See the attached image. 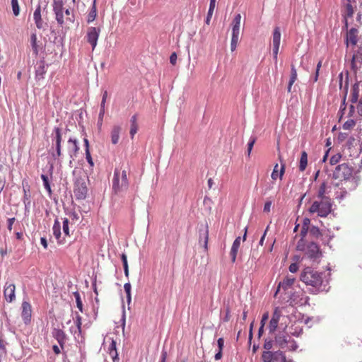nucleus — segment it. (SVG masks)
<instances>
[{
  "mask_svg": "<svg viewBox=\"0 0 362 362\" xmlns=\"http://www.w3.org/2000/svg\"><path fill=\"white\" fill-rule=\"evenodd\" d=\"M362 86V83L361 84L359 82H356L351 88V98L350 101L352 103L349 107V116H351L355 111V107L354 106V103H356L359 98V86Z\"/></svg>",
  "mask_w": 362,
  "mask_h": 362,
  "instance_id": "a211bd4d",
  "label": "nucleus"
},
{
  "mask_svg": "<svg viewBox=\"0 0 362 362\" xmlns=\"http://www.w3.org/2000/svg\"><path fill=\"white\" fill-rule=\"evenodd\" d=\"M285 330L286 327L274 334V346L281 349L294 351L298 347L297 342Z\"/></svg>",
  "mask_w": 362,
  "mask_h": 362,
  "instance_id": "7ed1b4c3",
  "label": "nucleus"
},
{
  "mask_svg": "<svg viewBox=\"0 0 362 362\" xmlns=\"http://www.w3.org/2000/svg\"><path fill=\"white\" fill-rule=\"evenodd\" d=\"M21 317L25 325H28L30 322L32 317V306L28 301L23 300L22 302Z\"/></svg>",
  "mask_w": 362,
  "mask_h": 362,
  "instance_id": "f3484780",
  "label": "nucleus"
},
{
  "mask_svg": "<svg viewBox=\"0 0 362 362\" xmlns=\"http://www.w3.org/2000/svg\"><path fill=\"white\" fill-rule=\"evenodd\" d=\"M120 172L117 168L114 170V175L112 178V192L115 194H117L119 192L125 190L129 187V181L127 179V171L123 170L121 176V182L119 181Z\"/></svg>",
  "mask_w": 362,
  "mask_h": 362,
  "instance_id": "423d86ee",
  "label": "nucleus"
},
{
  "mask_svg": "<svg viewBox=\"0 0 362 362\" xmlns=\"http://www.w3.org/2000/svg\"><path fill=\"white\" fill-rule=\"evenodd\" d=\"M48 65L45 64V60L41 59L37 63L35 67V79L37 81L42 80L45 78V74L47 72Z\"/></svg>",
  "mask_w": 362,
  "mask_h": 362,
  "instance_id": "6ab92c4d",
  "label": "nucleus"
},
{
  "mask_svg": "<svg viewBox=\"0 0 362 362\" xmlns=\"http://www.w3.org/2000/svg\"><path fill=\"white\" fill-rule=\"evenodd\" d=\"M52 147L49 150V153L54 160H59L62 156V130L58 127H55L51 134Z\"/></svg>",
  "mask_w": 362,
  "mask_h": 362,
  "instance_id": "20e7f679",
  "label": "nucleus"
},
{
  "mask_svg": "<svg viewBox=\"0 0 362 362\" xmlns=\"http://www.w3.org/2000/svg\"><path fill=\"white\" fill-rule=\"evenodd\" d=\"M53 235L55 237L57 243L60 245L64 244L66 240L65 238H62L61 233V223L59 221V219L57 218L54 220V225L52 227Z\"/></svg>",
  "mask_w": 362,
  "mask_h": 362,
  "instance_id": "412c9836",
  "label": "nucleus"
},
{
  "mask_svg": "<svg viewBox=\"0 0 362 362\" xmlns=\"http://www.w3.org/2000/svg\"><path fill=\"white\" fill-rule=\"evenodd\" d=\"M305 255L308 259L313 262L319 263L320 258L322 256V252L319 245L314 243H310L305 249Z\"/></svg>",
  "mask_w": 362,
  "mask_h": 362,
  "instance_id": "1a4fd4ad",
  "label": "nucleus"
},
{
  "mask_svg": "<svg viewBox=\"0 0 362 362\" xmlns=\"http://www.w3.org/2000/svg\"><path fill=\"white\" fill-rule=\"evenodd\" d=\"M256 136H251L249 139V141H248V143H247V155L248 156H250V153H251V151L252 150V148H253V146L256 141Z\"/></svg>",
  "mask_w": 362,
  "mask_h": 362,
  "instance_id": "c03bdc74",
  "label": "nucleus"
},
{
  "mask_svg": "<svg viewBox=\"0 0 362 362\" xmlns=\"http://www.w3.org/2000/svg\"><path fill=\"white\" fill-rule=\"evenodd\" d=\"M137 131H138V124L131 125L129 134H130L132 139H134V135L136 134Z\"/></svg>",
  "mask_w": 362,
  "mask_h": 362,
  "instance_id": "5fc2aeb1",
  "label": "nucleus"
},
{
  "mask_svg": "<svg viewBox=\"0 0 362 362\" xmlns=\"http://www.w3.org/2000/svg\"><path fill=\"white\" fill-rule=\"evenodd\" d=\"M69 221L67 218H63V222H62V230H63V233L64 234V236H68L69 237L70 236V231H69Z\"/></svg>",
  "mask_w": 362,
  "mask_h": 362,
  "instance_id": "e433bc0d",
  "label": "nucleus"
},
{
  "mask_svg": "<svg viewBox=\"0 0 362 362\" xmlns=\"http://www.w3.org/2000/svg\"><path fill=\"white\" fill-rule=\"evenodd\" d=\"M348 89H349V81H348V77H346V79L345 81V85L344 87V97H343L342 102H341L339 110V113H341V117H342V115L344 114V111L346 110V96L348 94Z\"/></svg>",
  "mask_w": 362,
  "mask_h": 362,
  "instance_id": "393cba45",
  "label": "nucleus"
},
{
  "mask_svg": "<svg viewBox=\"0 0 362 362\" xmlns=\"http://www.w3.org/2000/svg\"><path fill=\"white\" fill-rule=\"evenodd\" d=\"M294 281V278H289L288 276L285 278L282 281L279 282L275 295L279 291L281 288L284 291L288 290L293 284Z\"/></svg>",
  "mask_w": 362,
  "mask_h": 362,
  "instance_id": "a878e982",
  "label": "nucleus"
},
{
  "mask_svg": "<svg viewBox=\"0 0 362 362\" xmlns=\"http://www.w3.org/2000/svg\"><path fill=\"white\" fill-rule=\"evenodd\" d=\"M85 154H86V159L87 162L88 163L90 166L91 168H93L94 166V162H93V158L91 157V154H90V151H85Z\"/></svg>",
  "mask_w": 362,
  "mask_h": 362,
  "instance_id": "864d4df0",
  "label": "nucleus"
},
{
  "mask_svg": "<svg viewBox=\"0 0 362 362\" xmlns=\"http://www.w3.org/2000/svg\"><path fill=\"white\" fill-rule=\"evenodd\" d=\"M167 356H168L167 351L165 350H162L159 362H165Z\"/></svg>",
  "mask_w": 362,
  "mask_h": 362,
  "instance_id": "338daca9",
  "label": "nucleus"
},
{
  "mask_svg": "<svg viewBox=\"0 0 362 362\" xmlns=\"http://www.w3.org/2000/svg\"><path fill=\"white\" fill-rule=\"evenodd\" d=\"M268 319H269V313L266 312V313H264L262 315V319H261V322H260V325H262V326H264L265 323H266V322H267V320Z\"/></svg>",
  "mask_w": 362,
  "mask_h": 362,
  "instance_id": "052dcab7",
  "label": "nucleus"
},
{
  "mask_svg": "<svg viewBox=\"0 0 362 362\" xmlns=\"http://www.w3.org/2000/svg\"><path fill=\"white\" fill-rule=\"evenodd\" d=\"M240 240H241V238L238 237L235 239V240L233 241V243L232 245L230 252L232 262H235L237 253H238V249H239V247L240 245Z\"/></svg>",
  "mask_w": 362,
  "mask_h": 362,
  "instance_id": "b1692460",
  "label": "nucleus"
},
{
  "mask_svg": "<svg viewBox=\"0 0 362 362\" xmlns=\"http://www.w3.org/2000/svg\"><path fill=\"white\" fill-rule=\"evenodd\" d=\"M209 227L208 225L202 224L199 228V244L204 247L205 250L208 249Z\"/></svg>",
  "mask_w": 362,
  "mask_h": 362,
  "instance_id": "2eb2a0df",
  "label": "nucleus"
},
{
  "mask_svg": "<svg viewBox=\"0 0 362 362\" xmlns=\"http://www.w3.org/2000/svg\"><path fill=\"white\" fill-rule=\"evenodd\" d=\"M75 323L76 325V328L74 332V334L76 335L77 334L78 336L81 334V324H82L81 323V317L80 315L76 316Z\"/></svg>",
  "mask_w": 362,
  "mask_h": 362,
  "instance_id": "a19ab883",
  "label": "nucleus"
},
{
  "mask_svg": "<svg viewBox=\"0 0 362 362\" xmlns=\"http://www.w3.org/2000/svg\"><path fill=\"white\" fill-rule=\"evenodd\" d=\"M30 45L32 47L33 54L37 57L39 54V47L37 43V35L33 33L30 35Z\"/></svg>",
  "mask_w": 362,
  "mask_h": 362,
  "instance_id": "473e14b6",
  "label": "nucleus"
},
{
  "mask_svg": "<svg viewBox=\"0 0 362 362\" xmlns=\"http://www.w3.org/2000/svg\"><path fill=\"white\" fill-rule=\"evenodd\" d=\"M64 8L63 0H53L52 10L55 15V19L57 24L62 27L64 24Z\"/></svg>",
  "mask_w": 362,
  "mask_h": 362,
  "instance_id": "9b49d317",
  "label": "nucleus"
},
{
  "mask_svg": "<svg viewBox=\"0 0 362 362\" xmlns=\"http://www.w3.org/2000/svg\"><path fill=\"white\" fill-rule=\"evenodd\" d=\"M52 337L57 341L60 347L64 349L66 340V335L65 332L59 328H54L52 332Z\"/></svg>",
  "mask_w": 362,
  "mask_h": 362,
  "instance_id": "aec40b11",
  "label": "nucleus"
},
{
  "mask_svg": "<svg viewBox=\"0 0 362 362\" xmlns=\"http://www.w3.org/2000/svg\"><path fill=\"white\" fill-rule=\"evenodd\" d=\"M357 109H358V113L359 114V115L362 116V93H361V97L358 101Z\"/></svg>",
  "mask_w": 362,
  "mask_h": 362,
  "instance_id": "774afa93",
  "label": "nucleus"
},
{
  "mask_svg": "<svg viewBox=\"0 0 362 362\" xmlns=\"http://www.w3.org/2000/svg\"><path fill=\"white\" fill-rule=\"evenodd\" d=\"M341 158V156L340 153H336L333 155L330 159H329V163L332 165H336L338 163Z\"/></svg>",
  "mask_w": 362,
  "mask_h": 362,
  "instance_id": "a18cd8bd",
  "label": "nucleus"
},
{
  "mask_svg": "<svg viewBox=\"0 0 362 362\" xmlns=\"http://www.w3.org/2000/svg\"><path fill=\"white\" fill-rule=\"evenodd\" d=\"M272 204V201H267L265 202L264 209H263L264 212L268 213L270 211Z\"/></svg>",
  "mask_w": 362,
  "mask_h": 362,
  "instance_id": "bf43d9fd",
  "label": "nucleus"
},
{
  "mask_svg": "<svg viewBox=\"0 0 362 362\" xmlns=\"http://www.w3.org/2000/svg\"><path fill=\"white\" fill-rule=\"evenodd\" d=\"M105 104L104 103H100V112H99V119L103 122V117H104V115H105Z\"/></svg>",
  "mask_w": 362,
  "mask_h": 362,
  "instance_id": "6e6d98bb",
  "label": "nucleus"
},
{
  "mask_svg": "<svg viewBox=\"0 0 362 362\" xmlns=\"http://www.w3.org/2000/svg\"><path fill=\"white\" fill-rule=\"evenodd\" d=\"M325 191H326V183L324 182H322L319 188L318 193H317V198L319 199H323L324 198H329V197L325 196Z\"/></svg>",
  "mask_w": 362,
  "mask_h": 362,
  "instance_id": "4c0bfd02",
  "label": "nucleus"
},
{
  "mask_svg": "<svg viewBox=\"0 0 362 362\" xmlns=\"http://www.w3.org/2000/svg\"><path fill=\"white\" fill-rule=\"evenodd\" d=\"M122 131V127L119 125H115L111 130V142L112 144H117L119 142V134Z\"/></svg>",
  "mask_w": 362,
  "mask_h": 362,
  "instance_id": "bb28decb",
  "label": "nucleus"
},
{
  "mask_svg": "<svg viewBox=\"0 0 362 362\" xmlns=\"http://www.w3.org/2000/svg\"><path fill=\"white\" fill-rule=\"evenodd\" d=\"M362 65V46H359L356 52L353 54L351 60V69L356 73Z\"/></svg>",
  "mask_w": 362,
  "mask_h": 362,
  "instance_id": "dca6fc26",
  "label": "nucleus"
},
{
  "mask_svg": "<svg viewBox=\"0 0 362 362\" xmlns=\"http://www.w3.org/2000/svg\"><path fill=\"white\" fill-rule=\"evenodd\" d=\"M241 15L238 13L235 16L232 22V36L230 42V49L235 51L239 40L240 26Z\"/></svg>",
  "mask_w": 362,
  "mask_h": 362,
  "instance_id": "9d476101",
  "label": "nucleus"
},
{
  "mask_svg": "<svg viewBox=\"0 0 362 362\" xmlns=\"http://www.w3.org/2000/svg\"><path fill=\"white\" fill-rule=\"evenodd\" d=\"M11 3L13 15L15 16H18L20 13V6L18 4V0H11Z\"/></svg>",
  "mask_w": 362,
  "mask_h": 362,
  "instance_id": "58836bf2",
  "label": "nucleus"
},
{
  "mask_svg": "<svg viewBox=\"0 0 362 362\" xmlns=\"http://www.w3.org/2000/svg\"><path fill=\"white\" fill-rule=\"evenodd\" d=\"M332 202L330 198H324L315 201L308 211L311 214L317 213L320 217H327L332 211Z\"/></svg>",
  "mask_w": 362,
  "mask_h": 362,
  "instance_id": "39448f33",
  "label": "nucleus"
},
{
  "mask_svg": "<svg viewBox=\"0 0 362 362\" xmlns=\"http://www.w3.org/2000/svg\"><path fill=\"white\" fill-rule=\"evenodd\" d=\"M281 316V311L279 310V308H276L274 310V313L272 314L271 319H272V320L274 319L275 320L279 321Z\"/></svg>",
  "mask_w": 362,
  "mask_h": 362,
  "instance_id": "603ef678",
  "label": "nucleus"
},
{
  "mask_svg": "<svg viewBox=\"0 0 362 362\" xmlns=\"http://www.w3.org/2000/svg\"><path fill=\"white\" fill-rule=\"evenodd\" d=\"M308 165V154L305 151L301 153L300 163H299V170L304 171Z\"/></svg>",
  "mask_w": 362,
  "mask_h": 362,
  "instance_id": "72a5a7b5",
  "label": "nucleus"
},
{
  "mask_svg": "<svg viewBox=\"0 0 362 362\" xmlns=\"http://www.w3.org/2000/svg\"><path fill=\"white\" fill-rule=\"evenodd\" d=\"M347 136H348V134L344 133V132H340L337 136L338 142L339 143L343 142L344 141H345L346 139Z\"/></svg>",
  "mask_w": 362,
  "mask_h": 362,
  "instance_id": "4d7b16f0",
  "label": "nucleus"
},
{
  "mask_svg": "<svg viewBox=\"0 0 362 362\" xmlns=\"http://www.w3.org/2000/svg\"><path fill=\"white\" fill-rule=\"evenodd\" d=\"M96 16H97L96 0H93L91 8L89 11L88 16H87L88 23L93 22L96 18Z\"/></svg>",
  "mask_w": 362,
  "mask_h": 362,
  "instance_id": "7c9ffc66",
  "label": "nucleus"
},
{
  "mask_svg": "<svg viewBox=\"0 0 362 362\" xmlns=\"http://www.w3.org/2000/svg\"><path fill=\"white\" fill-rule=\"evenodd\" d=\"M309 233L311 236L314 238H318L319 236L321 235L320 228L315 226H313L310 228Z\"/></svg>",
  "mask_w": 362,
  "mask_h": 362,
  "instance_id": "37998d69",
  "label": "nucleus"
},
{
  "mask_svg": "<svg viewBox=\"0 0 362 362\" xmlns=\"http://www.w3.org/2000/svg\"><path fill=\"white\" fill-rule=\"evenodd\" d=\"M277 168H278V164H276V165L274 168L273 172L272 173V175H271L272 178L274 180H276L277 177H279V174L277 173Z\"/></svg>",
  "mask_w": 362,
  "mask_h": 362,
  "instance_id": "0e129e2a",
  "label": "nucleus"
},
{
  "mask_svg": "<svg viewBox=\"0 0 362 362\" xmlns=\"http://www.w3.org/2000/svg\"><path fill=\"white\" fill-rule=\"evenodd\" d=\"M217 346L219 351H223L224 346V339L222 337H220L217 340Z\"/></svg>",
  "mask_w": 362,
  "mask_h": 362,
  "instance_id": "680f3d73",
  "label": "nucleus"
},
{
  "mask_svg": "<svg viewBox=\"0 0 362 362\" xmlns=\"http://www.w3.org/2000/svg\"><path fill=\"white\" fill-rule=\"evenodd\" d=\"M47 174H42L40 177L43 182V186L46 191L47 192L49 196H51L52 194V190L51 188V181L52 180V175L54 170V165L53 163H49L47 166Z\"/></svg>",
  "mask_w": 362,
  "mask_h": 362,
  "instance_id": "f8f14e48",
  "label": "nucleus"
},
{
  "mask_svg": "<svg viewBox=\"0 0 362 362\" xmlns=\"http://www.w3.org/2000/svg\"><path fill=\"white\" fill-rule=\"evenodd\" d=\"M101 30L99 27H89L87 30L86 40L91 45L92 49L94 50L97 45L98 37Z\"/></svg>",
  "mask_w": 362,
  "mask_h": 362,
  "instance_id": "4468645a",
  "label": "nucleus"
},
{
  "mask_svg": "<svg viewBox=\"0 0 362 362\" xmlns=\"http://www.w3.org/2000/svg\"><path fill=\"white\" fill-rule=\"evenodd\" d=\"M263 362H293L291 359H287L285 353L278 350L276 351H264L262 354Z\"/></svg>",
  "mask_w": 362,
  "mask_h": 362,
  "instance_id": "6e6552de",
  "label": "nucleus"
},
{
  "mask_svg": "<svg viewBox=\"0 0 362 362\" xmlns=\"http://www.w3.org/2000/svg\"><path fill=\"white\" fill-rule=\"evenodd\" d=\"M358 30L355 28H351L346 35V45L351 43L356 45L357 43Z\"/></svg>",
  "mask_w": 362,
  "mask_h": 362,
  "instance_id": "5701e85b",
  "label": "nucleus"
},
{
  "mask_svg": "<svg viewBox=\"0 0 362 362\" xmlns=\"http://www.w3.org/2000/svg\"><path fill=\"white\" fill-rule=\"evenodd\" d=\"M177 54L175 52H173L170 56V64H172L173 65H175L176 62H177Z\"/></svg>",
  "mask_w": 362,
  "mask_h": 362,
  "instance_id": "e2e57ef3",
  "label": "nucleus"
},
{
  "mask_svg": "<svg viewBox=\"0 0 362 362\" xmlns=\"http://www.w3.org/2000/svg\"><path fill=\"white\" fill-rule=\"evenodd\" d=\"M33 19H34L35 23L36 25V27L38 29H42L43 26H42V17H41V8H40V5H38L36 7V8L34 11Z\"/></svg>",
  "mask_w": 362,
  "mask_h": 362,
  "instance_id": "cd10ccee",
  "label": "nucleus"
},
{
  "mask_svg": "<svg viewBox=\"0 0 362 362\" xmlns=\"http://www.w3.org/2000/svg\"><path fill=\"white\" fill-rule=\"evenodd\" d=\"M73 294L76 299L77 308L81 313H83V303L81 299L80 293H78V291H75L73 293Z\"/></svg>",
  "mask_w": 362,
  "mask_h": 362,
  "instance_id": "ea45409f",
  "label": "nucleus"
},
{
  "mask_svg": "<svg viewBox=\"0 0 362 362\" xmlns=\"http://www.w3.org/2000/svg\"><path fill=\"white\" fill-rule=\"evenodd\" d=\"M285 168H286L285 163H283L282 162H281V169H280V172L279 174V177L280 180H282V178H283V175L285 173Z\"/></svg>",
  "mask_w": 362,
  "mask_h": 362,
  "instance_id": "69168bd1",
  "label": "nucleus"
},
{
  "mask_svg": "<svg viewBox=\"0 0 362 362\" xmlns=\"http://www.w3.org/2000/svg\"><path fill=\"white\" fill-rule=\"evenodd\" d=\"M309 230H310V228L302 227L301 230H300V235L301 236V238L298 241V245H297L298 250H302V249H300V243H301V242L303 241V239L306 236L308 233L309 232Z\"/></svg>",
  "mask_w": 362,
  "mask_h": 362,
  "instance_id": "79ce46f5",
  "label": "nucleus"
},
{
  "mask_svg": "<svg viewBox=\"0 0 362 362\" xmlns=\"http://www.w3.org/2000/svg\"><path fill=\"white\" fill-rule=\"evenodd\" d=\"M109 354L111 356L113 362L119 361L118 354L116 348V341L114 339H112V341L109 346Z\"/></svg>",
  "mask_w": 362,
  "mask_h": 362,
  "instance_id": "2f4dec72",
  "label": "nucleus"
},
{
  "mask_svg": "<svg viewBox=\"0 0 362 362\" xmlns=\"http://www.w3.org/2000/svg\"><path fill=\"white\" fill-rule=\"evenodd\" d=\"M23 202H30V194H29V187L28 189H25L23 187Z\"/></svg>",
  "mask_w": 362,
  "mask_h": 362,
  "instance_id": "3c124183",
  "label": "nucleus"
},
{
  "mask_svg": "<svg viewBox=\"0 0 362 362\" xmlns=\"http://www.w3.org/2000/svg\"><path fill=\"white\" fill-rule=\"evenodd\" d=\"M353 168L350 167L347 163H342L338 165L332 174V178L334 180H343L344 181V185H351V187L349 190L355 189L358 185L356 181L350 178L352 177Z\"/></svg>",
  "mask_w": 362,
  "mask_h": 362,
  "instance_id": "f03ea898",
  "label": "nucleus"
},
{
  "mask_svg": "<svg viewBox=\"0 0 362 362\" xmlns=\"http://www.w3.org/2000/svg\"><path fill=\"white\" fill-rule=\"evenodd\" d=\"M274 345V340H273L272 339H265L264 348L267 351H270V349H272L273 348Z\"/></svg>",
  "mask_w": 362,
  "mask_h": 362,
  "instance_id": "09e8293b",
  "label": "nucleus"
},
{
  "mask_svg": "<svg viewBox=\"0 0 362 362\" xmlns=\"http://www.w3.org/2000/svg\"><path fill=\"white\" fill-rule=\"evenodd\" d=\"M279 321L271 319L269 324V333L270 334H275V332L278 327Z\"/></svg>",
  "mask_w": 362,
  "mask_h": 362,
  "instance_id": "f704fd0d",
  "label": "nucleus"
},
{
  "mask_svg": "<svg viewBox=\"0 0 362 362\" xmlns=\"http://www.w3.org/2000/svg\"><path fill=\"white\" fill-rule=\"evenodd\" d=\"M74 193L77 200H83L86 198L88 187L85 177L80 176L75 178L74 182Z\"/></svg>",
  "mask_w": 362,
  "mask_h": 362,
  "instance_id": "0eeeda50",
  "label": "nucleus"
},
{
  "mask_svg": "<svg viewBox=\"0 0 362 362\" xmlns=\"http://www.w3.org/2000/svg\"><path fill=\"white\" fill-rule=\"evenodd\" d=\"M356 139L354 136H350L347 140L346 146L349 149H351L356 145Z\"/></svg>",
  "mask_w": 362,
  "mask_h": 362,
  "instance_id": "de8ad7c7",
  "label": "nucleus"
},
{
  "mask_svg": "<svg viewBox=\"0 0 362 362\" xmlns=\"http://www.w3.org/2000/svg\"><path fill=\"white\" fill-rule=\"evenodd\" d=\"M356 122L354 119H349L346 122H345L343 124V129H350L354 126H355Z\"/></svg>",
  "mask_w": 362,
  "mask_h": 362,
  "instance_id": "8fccbe9b",
  "label": "nucleus"
},
{
  "mask_svg": "<svg viewBox=\"0 0 362 362\" xmlns=\"http://www.w3.org/2000/svg\"><path fill=\"white\" fill-rule=\"evenodd\" d=\"M80 150L79 143L76 138L70 137L67 141V151L70 157L69 164L71 165L72 161L76 158Z\"/></svg>",
  "mask_w": 362,
  "mask_h": 362,
  "instance_id": "ddd939ff",
  "label": "nucleus"
},
{
  "mask_svg": "<svg viewBox=\"0 0 362 362\" xmlns=\"http://www.w3.org/2000/svg\"><path fill=\"white\" fill-rule=\"evenodd\" d=\"M324 272H318L310 267H305L300 273V279L306 286H310L309 293L317 294L324 290L322 288L324 282Z\"/></svg>",
  "mask_w": 362,
  "mask_h": 362,
  "instance_id": "f257e3e1",
  "label": "nucleus"
},
{
  "mask_svg": "<svg viewBox=\"0 0 362 362\" xmlns=\"http://www.w3.org/2000/svg\"><path fill=\"white\" fill-rule=\"evenodd\" d=\"M15 289L16 287L13 284L6 283L4 286V294L6 300L9 303H11L16 298Z\"/></svg>",
  "mask_w": 362,
  "mask_h": 362,
  "instance_id": "4be33fe9",
  "label": "nucleus"
},
{
  "mask_svg": "<svg viewBox=\"0 0 362 362\" xmlns=\"http://www.w3.org/2000/svg\"><path fill=\"white\" fill-rule=\"evenodd\" d=\"M351 187V185L349 187V185H345V187L340 189L339 194H337L336 199L339 200L344 199L348 194L347 189H349V188Z\"/></svg>",
  "mask_w": 362,
  "mask_h": 362,
  "instance_id": "c9c22d12",
  "label": "nucleus"
},
{
  "mask_svg": "<svg viewBox=\"0 0 362 362\" xmlns=\"http://www.w3.org/2000/svg\"><path fill=\"white\" fill-rule=\"evenodd\" d=\"M281 30L280 28L276 26L274 28L272 33V45L280 46L281 42Z\"/></svg>",
  "mask_w": 362,
  "mask_h": 362,
  "instance_id": "c85d7f7f",
  "label": "nucleus"
},
{
  "mask_svg": "<svg viewBox=\"0 0 362 362\" xmlns=\"http://www.w3.org/2000/svg\"><path fill=\"white\" fill-rule=\"evenodd\" d=\"M292 331L290 332L291 335L299 337L303 332V328L300 327H291Z\"/></svg>",
  "mask_w": 362,
  "mask_h": 362,
  "instance_id": "49530a36",
  "label": "nucleus"
},
{
  "mask_svg": "<svg viewBox=\"0 0 362 362\" xmlns=\"http://www.w3.org/2000/svg\"><path fill=\"white\" fill-rule=\"evenodd\" d=\"M289 271L291 273H296L298 270V265L297 263H292L289 266Z\"/></svg>",
  "mask_w": 362,
  "mask_h": 362,
  "instance_id": "13d9d810",
  "label": "nucleus"
},
{
  "mask_svg": "<svg viewBox=\"0 0 362 362\" xmlns=\"http://www.w3.org/2000/svg\"><path fill=\"white\" fill-rule=\"evenodd\" d=\"M297 71L294 65H291V76L290 79L288 84L287 90L288 92H291V88L293 84L295 83V81L297 79Z\"/></svg>",
  "mask_w": 362,
  "mask_h": 362,
  "instance_id": "c756f323",
  "label": "nucleus"
}]
</instances>
